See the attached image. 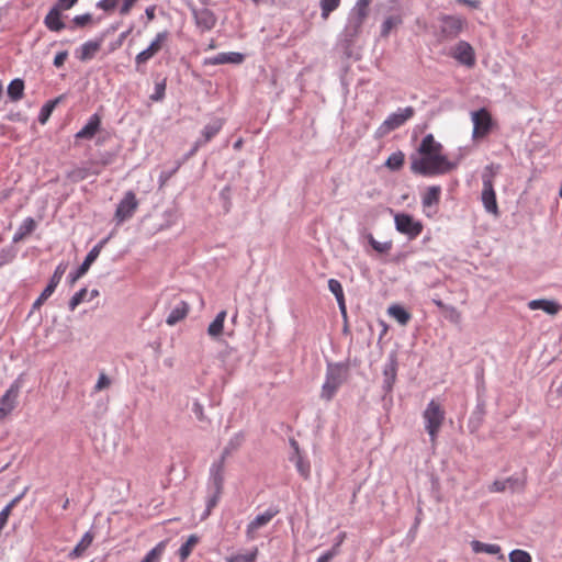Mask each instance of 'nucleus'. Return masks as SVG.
Returning a JSON list of instances; mask_svg holds the SVG:
<instances>
[{
  "instance_id": "4468645a",
  "label": "nucleus",
  "mask_w": 562,
  "mask_h": 562,
  "mask_svg": "<svg viewBox=\"0 0 562 562\" xmlns=\"http://www.w3.org/2000/svg\"><path fill=\"white\" fill-rule=\"evenodd\" d=\"M169 32L162 31L156 34L155 38L151 41L149 46L138 53L135 57V63L137 66L147 63L151 57H154L155 54H157L164 43L168 40Z\"/></svg>"
},
{
  "instance_id": "f704fd0d",
  "label": "nucleus",
  "mask_w": 562,
  "mask_h": 562,
  "mask_svg": "<svg viewBox=\"0 0 562 562\" xmlns=\"http://www.w3.org/2000/svg\"><path fill=\"white\" fill-rule=\"evenodd\" d=\"M225 318H226V311H221L220 313H217V315L215 316L213 322L207 327V334L211 337L215 338L222 334L223 328H224Z\"/></svg>"
},
{
  "instance_id": "bf43d9fd",
  "label": "nucleus",
  "mask_w": 562,
  "mask_h": 562,
  "mask_svg": "<svg viewBox=\"0 0 562 562\" xmlns=\"http://www.w3.org/2000/svg\"><path fill=\"white\" fill-rule=\"evenodd\" d=\"M91 20H92V15L90 13H85V14L76 15L72 19V22L75 25L82 27V26H86L89 22H91Z\"/></svg>"
},
{
  "instance_id": "e2e57ef3",
  "label": "nucleus",
  "mask_w": 562,
  "mask_h": 562,
  "mask_svg": "<svg viewBox=\"0 0 562 562\" xmlns=\"http://www.w3.org/2000/svg\"><path fill=\"white\" fill-rule=\"evenodd\" d=\"M111 381L110 379L104 374V373H101L99 375V379L94 385V390L95 391H101L105 387H108L110 385Z\"/></svg>"
},
{
  "instance_id": "9b49d317",
  "label": "nucleus",
  "mask_w": 562,
  "mask_h": 562,
  "mask_svg": "<svg viewBox=\"0 0 562 562\" xmlns=\"http://www.w3.org/2000/svg\"><path fill=\"white\" fill-rule=\"evenodd\" d=\"M483 189L481 193V201L484 210L495 216L498 215V205L496 201V193L494 190L493 180L490 176L483 175L482 177Z\"/></svg>"
},
{
  "instance_id": "e433bc0d",
  "label": "nucleus",
  "mask_w": 562,
  "mask_h": 562,
  "mask_svg": "<svg viewBox=\"0 0 562 562\" xmlns=\"http://www.w3.org/2000/svg\"><path fill=\"white\" fill-rule=\"evenodd\" d=\"M389 315L396 319L401 325H406L411 319V314L401 305H391L387 310Z\"/></svg>"
},
{
  "instance_id": "052dcab7",
  "label": "nucleus",
  "mask_w": 562,
  "mask_h": 562,
  "mask_svg": "<svg viewBox=\"0 0 562 562\" xmlns=\"http://www.w3.org/2000/svg\"><path fill=\"white\" fill-rule=\"evenodd\" d=\"M202 146H204L203 142L196 140L193 144L192 148L187 154H184L180 159H178V161H182V165H183L187 160H189L192 156H194L195 153L199 150V148Z\"/></svg>"
},
{
  "instance_id": "8fccbe9b",
  "label": "nucleus",
  "mask_w": 562,
  "mask_h": 562,
  "mask_svg": "<svg viewBox=\"0 0 562 562\" xmlns=\"http://www.w3.org/2000/svg\"><path fill=\"white\" fill-rule=\"evenodd\" d=\"M88 294V290L86 288L80 289L77 291L71 299L69 300L68 307L72 312L76 310V307L81 304Z\"/></svg>"
},
{
  "instance_id": "4be33fe9",
  "label": "nucleus",
  "mask_w": 562,
  "mask_h": 562,
  "mask_svg": "<svg viewBox=\"0 0 562 562\" xmlns=\"http://www.w3.org/2000/svg\"><path fill=\"white\" fill-rule=\"evenodd\" d=\"M101 125L100 116L94 113L89 119L88 122L82 126L80 131L77 132L76 138L79 139H91L97 134Z\"/></svg>"
},
{
  "instance_id": "f03ea898",
  "label": "nucleus",
  "mask_w": 562,
  "mask_h": 562,
  "mask_svg": "<svg viewBox=\"0 0 562 562\" xmlns=\"http://www.w3.org/2000/svg\"><path fill=\"white\" fill-rule=\"evenodd\" d=\"M224 469L225 464L223 461L216 460L210 467L206 483L207 495L205 502V510L202 518H206L221 499L224 487Z\"/></svg>"
},
{
  "instance_id": "4c0bfd02",
  "label": "nucleus",
  "mask_w": 562,
  "mask_h": 562,
  "mask_svg": "<svg viewBox=\"0 0 562 562\" xmlns=\"http://www.w3.org/2000/svg\"><path fill=\"white\" fill-rule=\"evenodd\" d=\"M199 542V537L196 535H190L184 543L179 548L178 554L181 561H184L190 554L193 547Z\"/></svg>"
},
{
  "instance_id": "c03bdc74",
  "label": "nucleus",
  "mask_w": 562,
  "mask_h": 562,
  "mask_svg": "<svg viewBox=\"0 0 562 562\" xmlns=\"http://www.w3.org/2000/svg\"><path fill=\"white\" fill-rule=\"evenodd\" d=\"M258 554V549L255 548L252 551L244 554H234L231 557H226V562H256Z\"/></svg>"
},
{
  "instance_id": "c9c22d12",
  "label": "nucleus",
  "mask_w": 562,
  "mask_h": 562,
  "mask_svg": "<svg viewBox=\"0 0 562 562\" xmlns=\"http://www.w3.org/2000/svg\"><path fill=\"white\" fill-rule=\"evenodd\" d=\"M166 546L167 542L165 540L158 542L151 550L146 553L140 562H160L161 557L166 550Z\"/></svg>"
},
{
  "instance_id": "49530a36",
  "label": "nucleus",
  "mask_w": 562,
  "mask_h": 562,
  "mask_svg": "<svg viewBox=\"0 0 562 562\" xmlns=\"http://www.w3.org/2000/svg\"><path fill=\"white\" fill-rule=\"evenodd\" d=\"M15 257H16V250L14 249L13 246L3 247L0 250V268L8 263H11Z\"/></svg>"
},
{
  "instance_id": "b1692460",
  "label": "nucleus",
  "mask_w": 562,
  "mask_h": 562,
  "mask_svg": "<svg viewBox=\"0 0 562 562\" xmlns=\"http://www.w3.org/2000/svg\"><path fill=\"white\" fill-rule=\"evenodd\" d=\"M45 26L52 32H60L65 29V23L61 21V13L58 8L52 7L44 19Z\"/></svg>"
},
{
  "instance_id": "4d7b16f0",
  "label": "nucleus",
  "mask_w": 562,
  "mask_h": 562,
  "mask_svg": "<svg viewBox=\"0 0 562 562\" xmlns=\"http://www.w3.org/2000/svg\"><path fill=\"white\" fill-rule=\"evenodd\" d=\"M192 413L194 414L196 419H199L200 422L206 420V417L204 415L203 405L198 400H194L192 403Z\"/></svg>"
},
{
  "instance_id": "5fc2aeb1",
  "label": "nucleus",
  "mask_w": 562,
  "mask_h": 562,
  "mask_svg": "<svg viewBox=\"0 0 562 562\" xmlns=\"http://www.w3.org/2000/svg\"><path fill=\"white\" fill-rule=\"evenodd\" d=\"M68 177L74 181H81L88 177V170L86 167H78L71 170Z\"/></svg>"
},
{
  "instance_id": "a878e982",
  "label": "nucleus",
  "mask_w": 562,
  "mask_h": 562,
  "mask_svg": "<svg viewBox=\"0 0 562 562\" xmlns=\"http://www.w3.org/2000/svg\"><path fill=\"white\" fill-rule=\"evenodd\" d=\"M328 290L335 295L339 310L344 316L347 314L345 294L341 283L336 279L328 280Z\"/></svg>"
},
{
  "instance_id": "a211bd4d",
  "label": "nucleus",
  "mask_w": 562,
  "mask_h": 562,
  "mask_svg": "<svg viewBox=\"0 0 562 562\" xmlns=\"http://www.w3.org/2000/svg\"><path fill=\"white\" fill-rule=\"evenodd\" d=\"M452 57L467 67L475 65V53L473 47L465 41H460L452 53Z\"/></svg>"
},
{
  "instance_id": "6ab92c4d",
  "label": "nucleus",
  "mask_w": 562,
  "mask_h": 562,
  "mask_svg": "<svg viewBox=\"0 0 562 562\" xmlns=\"http://www.w3.org/2000/svg\"><path fill=\"white\" fill-rule=\"evenodd\" d=\"M245 60V55L238 52H222L215 56L206 57L203 61L205 66H215L223 64L239 65Z\"/></svg>"
},
{
  "instance_id": "13d9d810",
  "label": "nucleus",
  "mask_w": 562,
  "mask_h": 562,
  "mask_svg": "<svg viewBox=\"0 0 562 562\" xmlns=\"http://www.w3.org/2000/svg\"><path fill=\"white\" fill-rule=\"evenodd\" d=\"M117 5V0H100L97 2L95 7L105 12L113 11Z\"/></svg>"
},
{
  "instance_id": "774afa93",
  "label": "nucleus",
  "mask_w": 562,
  "mask_h": 562,
  "mask_svg": "<svg viewBox=\"0 0 562 562\" xmlns=\"http://www.w3.org/2000/svg\"><path fill=\"white\" fill-rule=\"evenodd\" d=\"M335 557L331 555L329 552L325 551L323 554L318 557L316 562H330Z\"/></svg>"
},
{
  "instance_id": "603ef678",
  "label": "nucleus",
  "mask_w": 562,
  "mask_h": 562,
  "mask_svg": "<svg viewBox=\"0 0 562 562\" xmlns=\"http://www.w3.org/2000/svg\"><path fill=\"white\" fill-rule=\"evenodd\" d=\"M347 538V533L345 531L339 532L334 539V543L327 552L331 555L337 557L340 553V547Z\"/></svg>"
},
{
  "instance_id": "473e14b6",
  "label": "nucleus",
  "mask_w": 562,
  "mask_h": 562,
  "mask_svg": "<svg viewBox=\"0 0 562 562\" xmlns=\"http://www.w3.org/2000/svg\"><path fill=\"white\" fill-rule=\"evenodd\" d=\"M24 94V81L20 78L11 80L8 86V97L11 101L16 102L23 98Z\"/></svg>"
},
{
  "instance_id": "338daca9",
  "label": "nucleus",
  "mask_w": 562,
  "mask_h": 562,
  "mask_svg": "<svg viewBox=\"0 0 562 562\" xmlns=\"http://www.w3.org/2000/svg\"><path fill=\"white\" fill-rule=\"evenodd\" d=\"M367 240L370 246L374 243L375 238L373 237V235L367 229V228H362L360 229V240Z\"/></svg>"
},
{
  "instance_id": "58836bf2",
  "label": "nucleus",
  "mask_w": 562,
  "mask_h": 562,
  "mask_svg": "<svg viewBox=\"0 0 562 562\" xmlns=\"http://www.w3.org/2000/svg\"><path fill=\"white\" fill-rule=\"evenodd\" d=\"M405 156L401 150L392 153L385 161V166L393 171L402 168Z\"/></svg>"
},
{
  "instance_id": "680f3d73",
  "label": "nucleus",
  "mask_w": 562,
  "mask_h": 562,
  "mask_svg": "<svg viewBox=\"0 0 562 562\" xmlns=\"http://www.w3.org/2000/svg\"><path fill=\"white\" fill-rule=\"evenodd\" d=\"M137 1L138 0H123L122 5L119 10L120 14L127 15Z\"/></svg>"
},
{
  "instance_id": "7c9ffc66",
  "label": "nucleus",
  "mask_w": 562,
  "mask_h": 562,
  "mask_svg": "<svg viewBox=\"0 0 562 562\" xmlns=\"http://www.w3.org/2000/svg\"><path fill=\"white\" fill-rule=\"evenodd\" d=\"M403 23V15L402 14H391L387 15L381 25V36L387 37L391 33V31L397 26H400Z\"/></svg>"
},
{
  "instance_id": "ea45409f",
  "label": "nucleus",
  "mask_w": 562,
  "mask_h": 562,
  "mask_svg": "<svg viewBox=\"0 0 562 562\" xmlns=\"http://www.w3.org/2000/svg\"><path fill=\"white\" fill-rule=\"evenodd\" d=\"M181 166L182 161L176 160L170 169H164L162 171H160L158 177L159 187L162 188L164 186H166L168 180L171 179L177 173Z\"/></svg>"
},
{
  "instance_id": "393cba45",
  "label": "nucleus",
  "mask_w": 562,
  "mask_h": 562,
  "mask_svg": "<svg viewBox=\"0 0 562 562\" xmlns=\"http://www.w3.org/2000/svg\"><path fill=\"white\" fill-rule=\"evenodd\" d=\"M224 121L222 119H214L207 123L202 130V137L199 142H203V145L207 144L213 137H215L223 128Z\"/></svg>"
},
{
  "instance_id": "37998d69",
  "label": "nucleus",
  "mask_w": 562,
  "mask_h": 562,
  "mask_svg": "<svg viewBox=\"0 0 562 562\" xmlns=\"http://www.w3.org/2000/svg\"><path fill=\"white\" fill-rule=\"evenodd\" d=\"M59 102V99H54V100H49L48 102H46L42 108H41V111L38 113V122L44 124L46 123V121L48 120V117L50 116L53 110L55 109V106L57 105V103Z\"/></svg>"
},
{
  "instance_id": "ddd939ff",
  "label": "nucleus",
  "mask_w": 562,
  "mask_h": 562,
  "mask_svg": "<svg viewBox=\"0 0 562 562\" xmlns=\"http://www.w3.org/2000/svg\"><path fill=\"white\" fill-rule=\"evenodd\" d=\"M397 358L395 353L389 355L384 367H383V382H382V390L384 392V397L387 394H391L393 391V386L396 382L397 376Z\"/></svg>"
},
{
  "instance_id": "a18cd8bd",
  "label": "nucleus",
  "mask_w": 562,
  "mask_h": 562,
  "mask_svg": "<svg viewBox=\"0 0 562 562\" xmlns=\"http://www.w3.org/2000/svg\"><path fill=\"white\" fill-rule=\"evenodd\" d=\"M54 292H55L54 289L46 285V288L43 290V292L40 294V296L33 302L29 315L33 314L35 311H38L41 308V306L44 304V302L46 300H48V297H50Z\"/></svg>"
},
{
  "instance_id": "c756f323",
  "label": "nucleus",
  "mask_w": 562,
  "mask_h": 562,
  "mask_svg": "<svg viewBox=\"0 0 562 562\" xmlns=\"http://www.w3.org/2000/svg\"><path fill=\"white\" fill-rule=\"evenodd\" d=\"M441 188L439 186H431L422 196V204L425 207L437 205L440 201Z\"/></svg>"
},
{
  "instance_id": "20e7f679",
  "label": "nucleus",
  "mask_w": 562,
  "mask_h": 562,
  "mask_svg": "<svg viewBox=\"0 0 562 562\" xmlns=\"http://www.w3.org/2000/svg\"><path fill=\"white\" fill-rule=\"evenodd\" d=\"M415 114L413 106L398 108L395 112L387 115V117L380 124L374 132L375 138H383L392 131L403 126Z\"/></svg>"
},
{
  "instance_id": "423d86ee",
  "label": "nucleus",
  "mask_w": 562,
  "mask_h": 562,
  "mask_svg": "<svg viewBox=\"0 0 562 562\" xmlns=\"http://www.w3.org/2000/svg\"><path fill=\"white\" fill-rule=\"evenodd\" d=\"M439 21L441 22L439 31V40L441 41L457 38L467 24L462 16L451 14L440 15Z\"/></svg>"
},
{
  "instance_id": "412c9836",
  "label": "nucleus",
  "mask_w": 562,
  "mask_h": 562,
  "mask_svg": "<svg viewBox=\"0 0 562 562\" xmlns=\"http://www.w3.org/2000/svg\"><path fill=\"white\" fill-rule=\"evenodd\" d=\"M528 307L531 311L542 310L549 315H555L562 310V305L554 300L538 299L528 302Z\"/></svg>"
},
{
  "instance_id": "6e6552de",
  "label": "nucleus",
  "mask_w": 562,
  "mask_h": 562,
  "mask_svg": "<svg viewBox=\"0 0 562 562\" xmlns=\"http://www.w3.org/2000/svg\"><path fill=\"white\" fill-rule=\"evenodd\" d=\"M137 206L138 201L135 193L133 191L125 192L123 199L119 202L115 210L114 220L116 224H122L130 220L137 210Z\"/></svg>"
},
{
  "instance_id": "5701e85b",
  "label": "nucleus",
  "mask_w": 562,
  "mask_h": 562,
  "mask_svg": "<svg viewBox=\"0 0 562 562\" xmlns=\"http://www.w3.org/2000/svg\"><path fill=\"white\" fill-rule=\"evenodd\" d=\"M190 306L186 301H179L169 312L166 323L173 326L182 321L189 313Z\"/></svg>"
},
{
  "instance_id": "1a4fd4ad",
  "label": "nucleus",
  "mask_w": 562,
  "mask_h": 562,
  "mask_svg": "<svg viewBox=\"0 0 562 562\" xmlns=\"http://www.w3.org/2000/svg\"><path fill=\"white\" fill-rule=\"evenodd\" d=\"M109 238H104L100 240L97 245L92 247V249L87 254L83 262L75 270L71 271L67 279L70 284H74L77 280H79L81 277H83L87 271L89 270L90 266L97 260L99 257L102 248L106 244Z\"/></svg>"
},
{
  "instance_id": "de8ad7c7",
  "label": "nucleus",
  "mask_w": 562,
  "mask_h": 562,
  "mask_svg": "<svg viewBox=\"0 0 562 562\" xmlns=\"http://www.w3.org/2000/svg\"><path fill=\"white\" fill-rule=\"evenodd\" d=\"M66 269H67V265H65V263H63V262H61V263H59V265L56 267V269H55V271H54L53 276L50 277V279H49V281H48V284H47V285H48V286H50L52 289L56 290V288H57V285L59 284V282H60V280H61L63 276H64V274H65V272H66Z\"/></svg>"
},
{
  "instance_id": "39448f33",
  "label": "nucleus",
  "mask_w": 562,
  "mask_h": 562,
  "mask_svg": "<svg viewBox=\"0 0 562 562\" xmlns=\"http://www.w3.org/2000/svg\"><path fill=\"white\" fill-rule=\"evenodd\" d=\"M445 411L441 408L440 404L434 400L427 404L423 413L425 430L432 442H435L438 437L439 430L445 420Z\"/></svg>"
},
{
  "instance_id": "f3484780",
  "label": "nucleus",
  "mask_w": 562,
  "mask_h": 562,
  "mask_svg": "<svg viewBox=\"0 0 562 562\" xmlns=\"http://www.w3.org/2000/svg\"><path fill=\"white\" fill-rule=\"evenodd\" d=\"M279 514V509L274 506H270L265 513L257 515L248 525L246 528V535L249 539L254 538V533L267 526L273 517H276Z\"/></svg>"
},
{
  "instance_id": "69168bd1",
  "label": "nucleus",
  "mask_w": 562,
  "mask_h": 562,
  "mask_svg": "<svg viewBox=\"0 0 562 562\" xmlns=\"http://www.w3.org/2000/svg\"><path fill=\"white\" fill-rule=\"evenodd\" d=\"M77 2H78V0H57L56 4L54 7L58 8V10H60V11L61 10H69Z\"/></svg>"
},
{
  "instance_id": "2eb2a0df",
  "label": "nucleus",
  "mask_w": 562,
  "mask_h": 562,
  "mask_svg": "<svg viewBox=\"0 0 562 562\" xmlns=\"http://www.w3.org/2000/svg\"><path fill=\"white\" fill-rule=\"evenodd\" d=\"M191 12L196 27L201 32L211 31L217 22V18L213 11L207 8H191Z\"/></svg>"
},
{
  "instance_id": "6e6d98bb",
  "label": "nucleus",
  "mask_w": 562,
  "mask_h": 562,
  "mask_svg": "<svg viewBox=\"0 0 562 562\" xmlns=\"http://www.w3.org/2000/svg\"><path fill=\"white\" fill-rule=\"evenodd\" d=\"M392 240H386V241H378L376 239L374 240V243L371 245V247L379 254H386L389 252L391 249H392Z\"/></svg>"
},
{
  "instance_id": "0e129e2a",
  "label": "nucleus",
  "mask_w": 562,
  "mask_h": 562,
  "mask_svg": "<svg viewBox=\"0 0 562 562\" xmlns=\"http://www.w3.org/2000/svg\"><path fill=\"white\" fill-rule=\"evenodd\" d=\"M67 57H68V52L67 50H63V52L57 53L55 58H54L53 65L56 68L63 67L64 64H65V60L67 59Z\"/></svg>"
},
{
  "instance_id": "864d4df0",
  "label": "nucleus",
  "mask_w": 562,
  "mask_h": 562,
  "mask_svg": "<svg viewBox=\"0 0 562 562\" xmlns=\"http://www.w3.org/2000/svg\"><path fill=\"white\" fill-rule=\"evenodd\" d=\"M166 91V80H161L155 83L154 93L150 95V100L153 101H161L165 98Z\"/></svg>"
},
{
  "instance_id": "09e8293b",
  "label": "nucleus",
  "mask_w": 562,
  "mask_h": 562,
  "mask_svg": "<svg viewBox=\"0 0 562 562\" xmlns=\"http://www.w3.org/2000/svg\"><path fill=\"white\" fill-rule=\"evenodd\" d=\"M508 559H509V562H531L532 561L531 555L527 551L520 550V549L512 550L508 554Z\"/></svg>"
},
{
  "instance_id": "3c124183",
  "label": "nucleus",
  "mask_w": 562,
  "mask_h": 562,
  "mask_svg": "<svg viewBox=\"0 0 562 562\" xmlns=\"http://www.w3.org/2000/svg\"><path fill=\"white\" fill-rule=\"evenodd\" d=\"M514 483H518V479L508 477L504 481L496 480L490 486V492H495V493L504 492L507 487V484H514Z\"/></svg>"
},
{
  "instance_id": "cd10ccee",
  "label": "nucleus",
  "mask_w": 562,
  "mask_h": 562,
  "mask_svg": "<svg viewBox=\"0 0 562 562\" xmlns=\"http://www.w3.org/2000/svg\"><path fill=\"white\" fill-rule=\"evenodd\" d=\"M243 441H244V434L243 432L235 434L229 439V441L227 442V445L223 449V451L221 453V457L216 461H223V463L225 464L226 458L232 452L236 451L241 446Z\"/></svg>"
},
{
  "instance_id": "f8f14e48",
  "label": "nucleus",
  "mask_w": 562,
  "mask_h": 562,
  "mask_svg": "<svg viewBox=\"0 0 562 562\" xmlns=\"http://www.w3.org/2000/svg\"><path fill=\"white\" fill-rule=\"evenodd\" d=\"M349 361L327 362L325 379L330 383L341 386L349 375Z\"/></svg>"
},
{
  "instance_id": "c85d7f7f",
  "label": "nucleus",
  "mask_w": 562,
  "mask_h": 562,
  "mask_svg": "<svg viewBox=\"0 0 562 562\" xmlns=\"http://www.w3.org/2000/svg\"><path fill=\"white\" fill-rule=\"evenodd\" d=\"M289 459L291 462H293L295 464V468L301 476H303L304 479L310 477V473H311L310 461L304 459V457L302 456L301 452L291 453Z\"/></svg>"
},
{
  "instance_id": "a19ab883",
  "label": "nucleus",
  "mask_w": 562,
  "mask_h": 562,
  "mask_svg": "<svg viewBox=\"0 0 562 562\" xmlns=\"http://www.w3.org/2000/svg\"><path fill=\"white\" fill-rule=\"evenodd\" d=\"M341 0H321V16L324 20H327L329 14L334 12L340 5Z\"/></svg>"
},
{
  "instance_id": "aec40b11",
  "label": "nucleus",
  "mask_w": 562,
  "mask_h": 562,
  "mask_svg": "<svg viewBox=\"0 0 562 562\" xmlns=\"http://www.w3.org/2000/svg\"><path fill=\"white\" fill-rule=\"evenodd\" d=\"M102 42V36L95 40L87 41L76 50L77 57L82 61L90 60L100 49Z\"/></svg>"
},
{
  "instance_id": "dca6fc26",
  "label": "nucleus",
  "mask_w": 562,
  "mask_h": 562,
  "mask_svg": "<svg viewBox=\"0 0 562 562\" xmlns=\"http://www.w3.org/2000/svg\"><path fill=\"white\" fill-rule=\"evenodd\" d=\"M20 385L14 382L0 398V419L9 415L16 406Z\"/></svg>"
},
{
  "instance_id": "bb28decb",
  "label": "nucleus",
  "mask_w": 562,
  "mask_h": 562,
  "mask_svg": "<svg viewBox=\"0 0 562 562\" xmlns=\"http://www.w3.org/2000/svg\"><path fill=\"white\" fill-rule=\"evenodd\" d=\"M35 228H36V223L33 217L29 216V217L24 218L23 222L21 223V225L19 226V228L16 229V232L14 233L12 241L19 243L26 235L33 233Z\"/></svg>"
},
{
  "instance_id": "7ed1b4c3",
  "label": "nucleus",
  "mask_w": 562,
  "mask_h": 562,
  "mask_svg": "<svg viewBox=\"0 0 562 562\" xmlns=\"http://www.w3.org/2000/svg\"><path fill=\"white\" fill-rule=\"evenodd\" d=\"M368 15L369 10L357 7L350 9L346 24L339 34V43L344 49H350L360 37Z\"/></svg>"
},
{
  "instance_id": "0eeeda50",
  "label": "nucleus",
  "mask_w": 562,
  "mask_h": 562,
  "mask_svg": "<svg viewBox=\"0 0 562 562\" xmlns=\"http://www.w3.org/2000/svg\"><path fill=\"white\" fill-rule=\"evenodd\" d=\"M395 228L409 239L418 237L423 231V224L407 213H397L394 216Z\"/></svg>"
},
{
  "instance_id": "9d476101",
  "label": "nucleus",
  "mask_w": 562,
  "mask_h": 562,
  "mask_svg": "<svg viewBox=\"0 0 562 562\" xmlns=\"http://www.w3.org/2000/svg\"><path fill=\"white\" fill-rule=\"evenodd\" d=\"M473 123V138H481L486 136L492 130V117L488 111L484 108L471 113Z\"/></svg>"
},
{
  "instance_id": "72a5a7b5",
  "label": "nucleus",
  "mask_w": 562,
  "mask_h": 562,
  "mask_svg": "<svg viewBox=\"0 0 562 562\" xmlns=\"http://www.w3.org/2000/svg\"><path fill=\"white\" fill-rule=\"evenodd\" d=\"M471 548L475 553H487L491 555H496L501 553V547L498 544L484 543L479 540H472Z\"/></svg>"
},
{
  "instance_id": "2f4dec72",
  "label": "nucleus",
  "mask_w": 562,
  "mask_h": 562,
  "mask_svg": "<svg viewBox=\"0 0 562 562\" xmlns=\"http://www.w3.org/2000/svg\"><path fill=\"white\" fill-rule=\"evenodd\" d=\"M93 533L91 531H87L77 543V546L69 553L70 559H76L82 555V553L90 547L93 541Z\"/></svg>"
},
{
  "instance_id": "f257e3e1",
  "label": "nucleus",
  "mask_w": 562,
  "mask_h": 562,
  "mask_svg": "<svg viewBox=\"0 0 562 562\" xmlns=\"http://www.w3.org/2000/svg\"><path fill=\"white\" fill-rule=\"evenodd\" d=\"M442 145L432 134H427L422 139L418 153L420 157H412L411 170L425 177L445 175L457 167L456 162L442 154Z\"/></svg>"
},
{
  "instance_id": "79ce46f5",
  "label": "nucleus",
  "mask_w": 562,
  "mask_h": 562,
  "mask_svg": "<svg viewBox=\"0 0 562 562\" xmlns=\"http://www.w3.org/2000/svg\"><path fill=\"white\" fill-rule=\"evenodd\" d=\"M338 389H339V386L330 383L328 380L325 379V381L322 385L321 398L326 402L331 401L334 398V396L336 395Z\"/></svg>"
}]
</instances>
